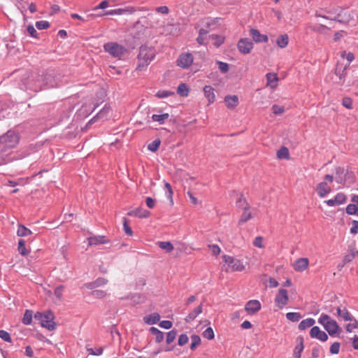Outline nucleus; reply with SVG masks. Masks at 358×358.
<instances>
[{"label":"nucleus","instance_id":"nucleus-1","mask_svg":"<svg viewBox=\"0 0 358 358\" xmlns=\"http://www.w3.org/2000/svg\"><path fill=\"white\" fill-rule=\"evenodd\" d=\"M46 86L45 85L44 75L38 76L37 78L30 76V74L27 73L24 75V78L22 79V84L20 87L22 90H30L34 92H39Z\"/></svg>","mask_w":358,"mask_h":358},{"label":"nucleus","instance_id":"nucleus-2","mask_svg":"<svg viewBox=\"0 0 358 358\" xmlns=\"http://www.w3.org/2000/svg\"><path fill=\"white\" fill-rule=\"evenodd\" d=\"M155 56V50L151 47L142 45L138 55L136 70L142 71L147 67Z\"/></svg>","mask_w":358,"mask_h":358},{"label":"nucleus","instance_id":"nucleus-3","mask_svg":"<svg viewBox=\"0 0 358 358\" xmlns=\"http://www.w3.org/2000/svg\"><path fill=\"white\" fill-rule=\"evenodd\" d=\"M318 322L331 336L341 331L337 322L327 314H321Z\"/></svg>","mask_w":358,"mask_h":358},{"label":"nucleus","instance_id":"nucleus-4","mask_svg":"<svg viewBox=\"0 0 358 358\" xmlns=\"http://www.w3.org/2000/svg\"><path fill=\"white\" fill-rule=\"evenodd\" d=\"M34 317L38 320L41 326L48 330H54L55 329V322H54V314L51 311H45L44 313L37 312Z\"/></svg>","mask_w":358,"mask_h":358},{"label":"nucleus","instance_id":"nucleus-5","mask_svg":"<svg viewBox=\"0 0 358 358\" xmlns=\"http://www.w3.org/2000/svg\"><path fill=\"white\" fill-rule=\"evenodd\" d=\"M18 141V136L14 131H8L0 137V148L2 150L13 148L17 144Z\"/></svg>","mask_w":358,"mask_h":358},{"label":"nucleus","instance_id":"nucleus-6","mask_svg":"<svg viewBox=\"0 0 358 358\" xmlns=\"http://www.w3.org/2000/svg\"><path fill=\"white\" fill-rule=\"evenodd\" d=\"M103 48L106 52L117 58H120L127 51L122 45L115 42L106 43L103 45Z\"/></svg>","mask_w":358,"mask_h":358},{"label":"nucleus","instance_id":"nucleus-7","mask_svg":"<svg viewBox=\"0 0 358 358\" xmlns=\"http://www.w3.org/2000/svg\"><path fill=\"white\" fill-rule=\"evenodd\" d=\"M289 301L288 292L285 289H280L275 297V306L281 309L285 306Z\"/></svg>","mask_w":358,"mask_h":358},{"label":"nucleus","instance_id":"nucleus-8","mask_svg":"<svg viewBox=\"0 0 358 358\" xmlns=\"http://www.w3.org/2000/svg\"><path fill=\"white\" fill-rule=\"evenodd\" d=\"M193 62V56L190 53H182L177 59V64L181 68L187 69Z\"/></svg>","mask_w":358,"mask_h":358},{"label":"nucleus","instance_id":"nucleus-9","mask_svg":"<svg viewBox=\"0 0 358 358\" xmlns=\"http://www.w3.org/2000/svg\"><path fill=\"white\" fill-rule=\"evenodd\" d=\"M136 8L133 6H126L124 8H120L114 10L107 11L103 15H131L136 11Z\"/></svg>","mask_w":358,"mask_h":358},{"label":"nucleus","instance_id":"nucleus-10","mask_svg":"<svg viewBox=\"0 0 358 358\" xmlns=\"http://www.w3.org/2000/svg\"><path fill=\"white\" fill-rule=\"evenodd\" d=\"M237 48L242 54H248L253 48V43L248 38H241L238 42Z\"/></svg>","mask_w":358,"mask_h":358},{"label":"nucleus","instance_id":"nucleus-11","mask_svg":"<svg viewBox=\"0 0 358 358\" xmlns=\"http://www.w3.org/2000/svg\"><path fill=\"white\" fill-rule=\"evenodd\" d=\"M180 27L177 24H167L162 27V34L166 36H178L180 34Z\"/></svg>","mask_w":358,"mask_h":358},{"label":"nucleus","instance_id":"nucleus-12","mask_svg":"<svg viewBox=\"0 0 358 358\" xmlns=\"http://www.w3.org/2000/svg\"><path fill=\"white\" fill-rule=\"evenodd\" d=\"M223 258L224 262L231 267L234 271H242L244 268V266L241 265L239 260L227 255H224Z\"/></svg>","mask_w":358,"mask_h":358},{"label":"nucleus","instance_id":"nucleus-13","mask_svg":"<svg viewBox=\"0 0 358 358\" xmlns=\"http://www.w3.org/2000/svg\"><path fill=\"white\" fill-rule=\"evenodd\" d=\"M310 336L312 338H317L322 342H324L328 339L327 334L324 331L320 330V329L317 326L312 327L310 331Z\"/></svg>","mask_w":358,"mask_h":358},{"label":"nucleus","instance_id":"nucleus-14","mask_svg":"<svg viewBox=\"0 0 358 358\" xmlns=\"http://www.w3.org/2000/svg\"><path fill=\"white\" fill-rule=\"evenodd\" d=\"M98 103H94L92 101L89 103L85 102L79 110V113L83 116H88L98 107Z\"/></svg>","mask_w":358,"mask_h":358},{"label":"nucleus","instance_id":"nucleus-15","mask_svg":"<svg viewBox=\"0 0 358 358\" xmlns=\"http://www.w3.org/2000/svg\"><path fill=\"white\" fill-rule=\"evenodd\" d=\"M261 308L260 302L257 300H250L249 301L245 306V310L249 314H254L259 311Z\"/></svg>","mask_w":358,"mask_h":358},{"label":"nucleus","instance_id":"nucleus-16","mask_svg":"<svg viewBox=\"0 0 358 358\" xmlns=\"http://www.w3.org/2000/svg\"><path fill=\"white\" fill-rule=\"evenodd\" d=\"M309 261L307 258H300L294 262L293 267L297 272L305 271L308 266Z\"/></svg>","mask_w":358,"mask_h":358},{"label":"nucleus","instance_id":"nucleus-17","mask_svg":"<svg viewBox=\"0 0 358 358\" xmlns=\"http://www.w3.org/2000/svg\"><path fill=\"white\" fill-rule=\"evenodd\" d=\"M250 33L252 39L257 43L267 42L268 41L267 36L260 34L257 29H251Z\"/></svg>","mask_w":358,"mask_h":358},{"label":"nucleus","instance_id":"nucleus-18","mask_svg":"<svg viewBox=\"0 0 358 358\" xmlns=\"http://www.w3.org/2000/svg\"><path fill=\"white\" fill-rule=\"evenodd\" d=\"M316 190L320 197H324L331 192V187L326 182H322L317 185Z\"/></svg>","mask_w":358,"mask_h":358},{"label":"nucleus","instance_id":"nucleus-19","mask_svg":"<svg viewBox=\"0 0 358 358\" xmlns=\"http://www.w3.org/2000/svg\"><path fill=\"white\" fill-rule=\"evenodd\" d=\"M127 215L129 216H134L139 218H145L150 216V213L148 210L138 208L129 211L127 213Z\"/></svg>","mask_w":358,"mask_h":358},{"label":"nucleus","instance_id":"nucleus-20","mask_svg":"<svg viewBox=\"0 0 358 358\" xmlns=\"http://www.w3.org/2000/svg\"><path fill=\"white\" fill-rule=\"evenodd\" d=\"M209 33V30L205 28H201L199 31V36L196 38V41L200 45H204L208 43V36H207Z\"/></svg>","mask_w":358,"mask_h":358},{"label":"nucleus","instance_id":"nucleus-21","mask_svg":"<svg viewBox=\"0 0 358 358\" xmlns=\"http://www.w3.org/2000/svg\"><path fill=\"white\" fill-rule=\"evenodd\" d=\"M203 92L206 98L208 101V103H213L215 101V95L214 93V89L210 85H206L203 87Z\"/></svg>","mask_w":358,"mask_h":358},{"label":"nucleus","instance_id":"nucleus-22","mask_svg":"<svg viewBox=\"0 0 358 358\" xmlns=\"http://www.w3.org/2000/svg\"><path fill=\"white\" fill-rule=\"evenodd\" d=\"M90 245H97L107 243L108 241L103 236H92L87 238Z\"/></svg>","mask_w":358,"mask_h":358},{"label":"nucleus","instance_id":"nucleus-23","mask_svg":"<svg viewBox=\"0 0 358 358\" xmlns=\"http://www.w3.org/2000/svg\"><path fill=\"white\" fill-rule=\"evenodd\" d=\"M267 84L266 85L271 88H275L278 85V78L276 73H268L266 75Z\"/></svg>","mask_w":358,"mask_h":358},{"label":"nucleus","instance_id":"nucleus-24","mask_svg":"<svg viewBox=\"0 0 358 358\" xmlns=\"http://www.w3.org/2000/svg\"><path fill=\"white\" fill-rule=\"evenodd\" d=\"M338 316L342 317L345 321H352L354 320L353 316L348 312V310L344 308L341 309L340 307L336 309Z\"/></svg>","mask_w":358,"mask_h":358},{"label":"nucleus","instance_id":"nucleus-25","mask_svg":"<svg viewBox=\"0 0 358 358\" xmlns=\"http://www.w3.org/2000/svg\"><path fill=\"white\" fill-rule=\"evenodd\" d=\"M224 101L227 108H234L238 103V98L236 95L227 96L224 98Z\"/></svg>","mask_w":358,"mask_h":358},{"label":"nucleus","instance_id":"nucleus-26","mask_svg":"<svg viewBox=\"0 0 358 358\" xmlns=\"http://www.w3.org/2000/svg\"><path fill=\"white\" fill-rule=\"evenodd\" d=\"M201 25H202L201 28H205L206 29H208L209 32L210 31L215 29L217 26L215 20L213 19H210V18L203 19L201 21Z\"/></svg>","mask_w":358,"mask_h":358},{"label":"nucleus","instance_id":"nucleus-27","mask_svg":"<svg viewBox=\"0 0 358 358\" xmlns=\"http://www.w3.org/2000/svg\"><path fill=\"white\" fill-rule=\"evenodd\" d=\"M345 173V169L344 168H342V167H338L336 168V181L339 183H343L345 182L346 180V177L347 176H348V177L350 178V173H346L345 174V177L343 178L342 176L343 174H344Z\"/></svg>","mask_w":358,"mask_h":358},{"label":"nucleus","instance_id":"nucleus-28","mask_svg":"<svg viewBox=\"0 0 358 358\" xmlns=\"http://www.w3.org/2000/svg\"><path fill=\"white\" fill-rule=\"evenodd\" d=\"M45 85L48 87H54L57 86V80L55 76L51 73L44 74Z\"/></svg>","mask_w":358,"mask_h":358},{"label":"nucleus","instance_id":"nucleus-29","mask_svg":"<svg viewBox=\"0 0 358 358\" xmlns=\"http://www.w3.org/2000/svg\"><path fill=\"white\" fill-rule=\"evenodd\" d=\"M202 313V304L194 308L189 315L186 317L185 321L190 322L193 321L199 314Z\"/></svg>","mask_w":358,"mask_h":358},{"label":"nucleus","instance_id":"nucleus-30","mask_svg":"<svg viewBox=\"0 0 358 358\" xmlns=\"http://www.w3.org/2000/svg\"><path fill=\"white\" fill-rule=\"evenodd\" d=\"M298 340L299 341V342L296 345L294 350V354H293V356L294 358H301V353L304 348L303 338H299Z\"/></svg>","mask_w":358,"mask_h":358},{"label":"nucleus","instance_id":"nucleus-31","mask_svg":"<svg viewBox=\"0 0 358 358\" xmlns=\"http://www.w3.org/2000/svg\"><path fill=\"white\" fill-rule=\"evenodd\" d=\"M315 320L313 318H307L302 320L299 324V329L300 330H305L315 324Z\"/></svg>","mask_w":358,"mask_h":358},{"label":"nucleus","instance_id":"nucleus-32","mask_svg":"<svg viewBox=\"0 0 358 358\" xmlns=\"http://www.w3.org/2000/svg\"><path fill=\"white\" fill-rule=\"evenodd\" d=\"M160 320V315L158 313H153L144 317V321L148 324L157 323Z\"/></svg>","mask_w":358,"mask_h":358},{"label":"nucleus","instance_id":"nucleus-33","mask_svg":"<svg viewBox=\"0 0 358 358\" xmlns=\"http://www.w3.org/2000/svg\"><path fill=\"white\" fill-rule=\"evenodd\" d=\"M108 282V280L103 278H99L95 281L92 282L87 285V287L90 289H93L103 285H106Z\"/></svg>","mask_w":358,"mask_h":358},{"label":"nucleus","instance_id":"nucleus-34","mask_svg":"<svg viewBox=\"0 0 358 358\" xmlns=\"http://www.w3.org/2000/svg\"><path fill=\"white\" fill-rule=\"evenodd\" d=\"M288 42L289 38L287 34L279 36L276 41L278 45L281 48H285L288 45Z\"/></svg>","mask_w":358,"mask_h":358},{"label":"nucleus","instance_id":"nucleus-35","mask_svg":"<svg viewBox=\"0 0 358 358\" xmlns=\"http://www.w3.org/2000/svg\"><path fill=\"white\" fill-rule=\"evenodd\" d=\"M189 88L185 83H181L178 85L177 88V93L183 97H186L189 94Z\"/></svg>","mask_w":358,"mask_h":358},{"label":"nucleus","instance_id":"nucleus-36","mask_svg":"<svg viewBox=\"0 0 358 358\" xmlns=\"http://www.w3.org/2000/svg\"><path fill=\"white\" fill-rule=\"evenodd\" d=\"M150 331L153 334L155 335V341L157 343H160L164 340V334L162 331H159L156 327H151L150 329Z\"/></svg>","mask_w":358,"mask_h":358},{"label":"nucleus","instance_id":"nucleus-37","mask_svg":"<svg viewBox=\"0 0 358 358\" xmlns=\"http://www.w3.org/2000/svg\"><path fill=\"white\" fill-rule=\"evenodd\" d=\"M32 234L31 231L28 228L25 227L24 225L19 224L18 229L17 231V234L18 236H27Z\"/></svg>","mask_w":358,"mask_h":358},{"label":"nucleus","instance_id":"nucleus-38","mask_svg":"<svg viewBox=\"0 0 358 358\" xmlns=\"http://www.w3.org/2000/svg\"><path fill=\"white\" fill-rule=\"evenodd\" d=\"M33 317V312L30 310H26L22 318L23 324L29 325L31 324Z\"/></svg>","mask_w":358,"mask_h":358},{"label":"nucleus","instance_id":"nucleus-39","mask_svg":"<svg viewBox=\"0 0 358 358\" xmlns=\"http://www.w3.org/2000/svg\"><path fill=\"white\" fill-rule=\"evenodd\" d=\"M286 317L288 320L292 322H298L302 317L299 313L289 312L286 314Z\"/></svg>","mask_w":358,"mask_h":358},{"label":"nucleus","instance_id":"nucleus-40","mask_svg":"<svg viewBox=\"0 0 358 358\" xmlns=\"http://www.w3.org/2000/svg\"><path fill=\"white\" fill-rule=\"evenodd\" d=\"M169 116L168 113H164L162 115L155 114L152 116V119L155 122H158L160 124H162L164 123L165 120L168 119Z\"/></svg>","mask_w":358,"mask_h":358},{"label":"nucleus","instance_id":"nucleus-41","mask_svg":"<svg viewBox=\"0 0 358 358\" xmlns=\"http://www.w3.org/2000/svg\"><path fill=\"white\" fill-rule=\"evenodd\" d=\"M145 297L139 294H133L131 296V301L133 304H138L145 301Z\"/></svg>","mask_w":358,"mask_h":358},{"label":"nucleus","instance_id":"nucleus-42","mask_svg":"<svg viewBox=\"0 0 358 358\" xmlns=\"http://www.w3.org/2000/svg\"><path fill=\"white\" fill-rule=\"evenodd\" d=\"M190 349L194 350L201 343V338L198 335H192L191 336Z\"/></svg>","mask_w":358,"mask_h":358},{"label":"nucleus","instance_id":"nucleus-43","mask_svg":"<svg viewBox=\"0 0 358 358\" xmlns=\"http://www.w3.org/2000/svg\"><path fill=\"white\" fill-rule=\"evenodd\" d=\"M158 244L160 248L165 250L169 252L173 250V246L169 241H162L159 242Z\"/></svg>","mask_w":358,"mask_h":358},{"label":"nucleus","instance_id":"nucleus-44","mask_svg":"<svg viewBox=\"0 0 358 358\" xmlns=\"http://www.w3.org/2000/svg\"><path fill=\"white\" fill-rule=\"evenodd\" d=\"M277 157L279 159H287L289 157V150L285 147H282L278 152H277Z\"/></svg>","mask_w":358,"mask_h":358},{"label":"nucleus","instance_id":"nucleus-45","mask_svg":"<svg viewBox=\"0 0 358 358\" xmlns=\"http://www.w3.org/2000/svg\"><path fill=\"white\" fill-rule=\"evenodd\" d=\"M18 251L22 255H27L29 253V251L27 250L25 247V241L22 239H20L18 242Z\"/></svg>","mask_w":358,"mask_h":358},{"label":"nucleus","instance_id":"nucleus-46","mask_svg":"<svg viewBox=\"0 0 358 358\" xmlns=\"http://www.w3.org/2000/svg\"><path fill=\"white\" fill-rule=\"evenodd\" d=\"M248 209H245L243 213L241 219L239 220L238 224H241L242 223L246 222L250 219H251L252 215L251 213L248 210Z\"/></svg>","mask_w":358,"mask_h":358},{"label":"nucleus","instance_id":"nucleus-47","mask_svg":"<svg viewBox=\"0 0 358 358\" xmlns=\"http://www.w3.org/2000/svg\"><path fill=\"white\" fill-rule=\"evenodd\" d=\"M161 141L159 139H155L154 141L148 144V149L152 152H155L158 150Z\"/></svg>","mask_w":358,"mask_h":358},{"label":"nucleus","instance_id":"nucleus-48","mask_svg":"<svg viewBox=\"0 0 358 358\" xmlns=\"http://www.w3.org/2000/svg\"><path fill=\"white\" fill-rule=\"evenodd\" d=\"M346 213L349 215H355L358 213V207L355 203H350L346 207Z\"/></svg>","mask_w":358,"mask_h":358},{"label":"nucleus","instance_id":"nucleus-49","mask_svg":"<svg viewBox=\"0 0 358 358\" xmlns=\"http://www.w3.org/2000/svg\"><path fill=\"white\" fill-rule=\"evenodd\" d=\"M208 37H209V38H211V39L215 41L214 45L216 47H219L224 42V38L222 36H220L218 35L212 34V35H209Z\"/></svg>","mask_w":358,"mask_h":358},{"label":"nucleus","instance_id":"nucleus-50","mask_svg":"<svg viewBox=\"0 0 358 358\" xmlns=\"http://www.w3.org/2000/svg\"><path fill=\"white\" fill-rule=\"evenodd\" d=\"M110 107L105 106L103 107V108L96 115V116L94 117V118H103V117H106L107 115L108 114V113L110 112Z\"/></svg>","mask_w":358,"mask_h":358},{"label":"nucleus","instance_id":"nucleus-51","mask_svg":"<svg viewBox=\"0 0 358 358\" xmlns=\"http://www.w3.org/2000/svg\"><path fill=\"white\" fill-rule=\"evenodd\" d=\"M203 336L208 340H211L214 338V332L211 327L207 328L203 332Z\"/></svg>","mask_w":358,"mask_h":358},{"label":"nucleus","instance_id":"nucleus-52","mask_svg":"<svg viewBox=\"0 0 358 358\" xmlns=\"http://www.w3.org/2000/svg\"><path fill=\"white\" fill-rule=\"evenodd\" d=\"M177 332L175 330H171L167 333L166 335V343L168 344L171 343L176 338Z\"/></svg>","mask_w":358,"mask_h":358},{"label":"nucleus","instance_id":"nucleus-53","mask_svg":"<svg viewBox=\"0 0 358 358\" xmlns=\"http://www.w3.org/2000/svg\"><path fill=\"white\" fill-rule=\"evenodd\" d=\"M353 323L348 324L345 327V329L347 332L351 333L353 329L358 328V321L354 318L352 320Z\"/></svg>","mask_w":358,"mask_h":358},{"label":"nucleus","instance_id":"nucleus-54","mask_svg":"<svg viewBox=\"0 0 358 358\" xmlns=\"http://www.w3.org/2000/svg\"><path fill=\"white\" fill-rule=\"evenodd\" d=\"M236 206L238 208H243L244 209L249 208L245 199L243 198L242 196L236 201Z\"/></svg>","mask_w":358,"mask_h":358},{"label":"nucleus","instance_id":"nucleus-55","mask_svg":"<svg viewBox=\"0 0 358 358\" xmlns=\"http://www.w3.org/2000/svg\"><path fill=\"white\" fill-rule=\"evenodd\" d=\"M36 27L40 30L45 29L50 27V24L48 21L41 20L36 22Z\"/></svg>","mask_w":358,"mask_h":358},{"label":"nucleus","instance_id":"nucleus-56","mask_svg":"<svg viewBox=\"0 0 358 358\" xmlns=\"http://www.w3.org/2000/svg\"><path fill=\"white\" fill-rule=\"evenodd\" d=\"M165 188L167 189L166 196L173 203V190L171 185L169 182L165 183Z\"/></svg>","mask_w":358,"mask_h":358},{"label":"nucleus","instance_id":"nucleus-57","mask_svg":"<svg viewBox=\"0 0 358 358\" xmlns=\"http://www.w3.org/2000/svg\"><path fill=\"white\" fill-rule=\"evenodd\" d=\"M272 110L275 115H280L284 113L285 107L275 104L272 106Z\"/></svg>","mask_w":358,"mask_h":358},{"label":"nucleus","instance_id":"nucleus-58","mask_svg":"<svg viewBox=\"0 0 358 358\" xmlns=\"http://www.w3.org/2000/svg\"><path fill=\"white\" fill-rule=\"evenodd\" d=\"M263 241H264L263 237L257 236V237L255 238V241L253 242V245L255 247H257V248H264V245L263 243Z\"/></svg>","mask_w":358,"mask_h":358},{"label":"nucleus","instance_id":"nucleus-59","mask_svg":"<svg viewBox=\"0 0 358 358\" xmlns=\"http://www.w3.org/2000/svg\"><path fill=\"white\" fill-rule=\"evenodd\" d=\"M188 336L183 334L179 336L178 343L179 345L182 346L188 342Z\"/></svg>","mask_w":358,"mask_h":358},{"label":"nucleus","instance_id":"nucleus-60","mask_svg":"<svg viewBox=\"0 0 358 358\" xmlns=\"http://www.w3.org/2000/svg\"><path fill=\"white\" fill-rule=\"evenodd\" d=\"M217 63L219 66L220 70L222 73H227L229 71V64L227 63L220 62V61H217Z\"/></svg>","mask_w":358,"mask_h":358},{"label":"nucleus","instance_id":"nucleus-61","mask_svg":"<svg viewBox=\"0 0 358 358\" xmlns=\"http://www.w3.org/2000/svg\"><path fill=\"white\" fill-rule=\"evenodd\" d=\"M345 199H346L345 196L342 193H338L335 196V200H336L337 205L343 203L345 201Z\"/></svg>","mask_w":358,"mask_h":358},{"label":"nucleus","instance_id":"nucleus-62","mask_svg":"<svg viewBox=\"0 0 358 358\" xmlns=\"http://www.w3.org/2000/svg\"><path fill=\"white\" fill-rule=\"evenodd\" d=\"M340 350V343L338 342L334 343L330 347V352L331 354H338Z\"/></svg>","mask_w":358,"mask_h":358},{"label":"nucleus","instance_id":"nucleus-63","mask_svg":"<svg viewBox=\"0 0 358 358\" xmlns=\"http://www.w3.org/2000/svg\"><path fill=\"white\" fill-rule=\"evenodd\" d=\"M0 338L6 342H10V334L4 330H0Z\"/></svg>","mask_w":358,"mask_h":358},{"label":"nucleus","instance_id":"nucleus-64","mask_svg":"<svg viewBox=\"0 0 358 358\" xmlns=\"http://www.w3.org/2000/svg\"><path fill=\"white\" fill-rule=\"evenodd\" d=\"M343 105L345 108L350 109L352 107V101L350 98L345 97L343 99Z\"/></svg>","mask_w":358,"mask_h":358}]
</instances>
